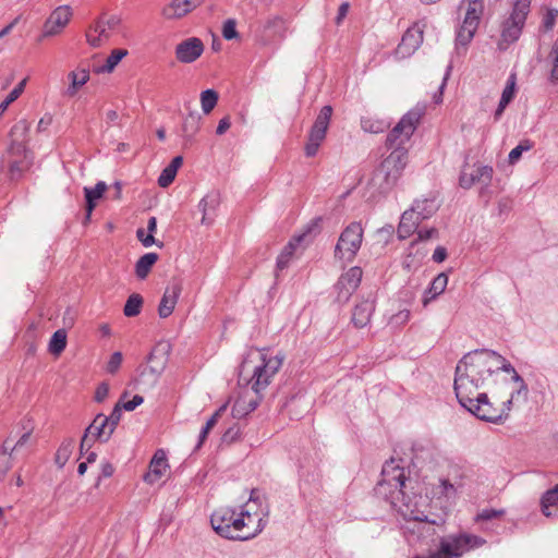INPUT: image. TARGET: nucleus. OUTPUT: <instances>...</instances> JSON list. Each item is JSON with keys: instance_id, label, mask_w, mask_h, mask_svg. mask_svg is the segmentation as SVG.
<instances>
[{"instance_id": "nucleus-1", "label": "nucleus", "mask_w": 558, "mask_h": 558, "mask_svg": "<svg viewBox=\"0 0 558 558\" xmlns=\"http://www.w3.org/2000/svg\"><path fill=\"white\" fill-rule=\"evenodd\" d=\"M511 379L523 387L522 377L502 355L492 350H475L465 354L456 367V396L458 400H470V396H476L490 381L507 384Z\"/></svg>"}, {"instance_id": "nucleus-2", "label": "nucleus", "mask_w": 558, "mask_h": 558, "mask_svg": "<svg viewBox=\"0 0 558 558\" xmlns=\"http://www.w3.org/2000/svg\"><path fill=\"white\" fill-rule=\"evenodd\" d=\"M425 114L424 106H415L409 110L387 135L386 145L391 153L375 170L372 182L380 192L391 191L402 177L408 165V147L405 146L421 119Z\"/></svg>"}, {"instance_id": "nucleus-3", "label": "nucleus", "mask_w": 558, "mask_h": 558, "mask_svg": "<svg viewBox=\"0 0 558 558\" xmlns=\"http://www.w3.org/2000/svg\"><path fill=\"white\" fill-rule=\"evenodd\" d=\"M267 517V508L257 498L251 496L241 506H223L216 509L210 517V524L221 537L247 541L265 529Z\"/></svg>"}, {"instance_id": "nucleus-4", "label": "nucleus", "mask_w": 558, "mask_h": 558, "mask_svg": "<svg viewBox=\"0 0 558 558\" xmlns=\"http://www.w3.org/2000/svg\"><path fill=\"white\" fill-rule=\"evenodd\" d=\"M283 361L282 353L268 349L251 350L240 366V380L246 381L254 392L259 393L271 384Z\"/></svg>"}, {"instance_id": "nucleus-5", "label": "nucleus", "mask_w": 558, "mask_h": 558, "mask_svg": "<svg viewBox=\"0 0 558 558\" xmlns=\"http://www.w3.org/2000/svg\"><path fill=\"white\" fill-rule=\"evenodd\" d=\"M405 480L404 469L397 460L391 459L383 466L381 480L377 485L376 492L379 496L388 499L404 519L423 522L426 520V515L423 512L412 509L409 504L400 505L405 497L403 492Z\"/></svg>"}, {"instance_id": "nucleus-6", "label": "nucleus", "mask_w": 558, "mask_h": 558, "mask_svg": "<svg viewBox=\"0 0 558 558\" xmlns=\"http://www.w3.org/2000/svg\"><path fill=\"white\" fill-rule=\"evenodd\" d=\"M509 392V398L502 401L500 405H495L489 402L486 393L476 392V396H470V400H459L460 404L474 414L480 420L501 423L508 416L512 409V403L515 398L526 396V385L523 381V387L517 386L512 379L505 384Z\"/></svg>"}, {"instance_id": "nucleus-7", "label": "nucleus", "mask_w": 558, "mask_h": 558, "mask_svg": "<svg viewBox=\"0 0 558 558\" xmlns=\"http://www.w3.org/2000/svg\"><path fill=\"white\" fill-rule=\"evenodd\" d=\"M531 0H517L512 10L500 25V38L497 47L500 51H506L512 44L519 40L526 17L530 13Z\"/></svg>"}, {"instance_id": "nucleus-8", "label": "nucleus", "mask_w": 558, "mask_h": 558, "mask_svg": "<svg viewBox=\"0 0 558 558\" xmlns=\"http://www.w3.org/2000/svg\"><path fill=\"white\" fill-rule=\"evenodd\" d=\"M485 541L476 535L461 533L441 537L438 549L427 556L416 555L413 558H460L471 549L481 547Z\"/></svg>"}, {"instance_id": "nucleus-9", "label": "nucleus", "mask_w": 558, "mask_h": 558, "mask_svg": "<svg viewBox=\"0 0 558 558\" xmlns=\"http://www.w3.org/2000/svg\"><path fill=\"white\" fill-rule=\"evenodd\" d=\"M484 1L461 0L459 9L464 13V16L457 33V43L459 45L466 46L473 39L484 14Z\"/></svg>"}, {"instance_id": "nucleus-10", "label": "nucleus", "mask_w": 558, "mask_h": 558, "mask_svg": "<svg viewBox=\"0 0 558 558\" xmlns=\"http://www.w3.org/2000/svg\"><path fill=\"white\" fill-rule=\"evenodd\" d=\"M363 228L359 222L350 223L340 234L335 250V256L341 260L351 262L361 247Z\"/></svg>"}, {"instance_id": "nucleus-11", "label": "nucleus", "mask_w": 558, "mask_h": 558, "mask_svg": "<svg viewBox=\"0 0 558 558\" xmlns=\"http://www.w3.org/2000/svg\"><path fill=\"white\" fill-rule=\"evenodd\" d=\"M120 20L114 16H100L94 23H92L86 32L85 38L86 43L92 48H100L109 43L113 32L118 27Z\"/></svg>"}, {"instance_id": "nucleus-12", "label": "nucleus", "mask_w": 558, "mask_h": 558, "mask_svg": "<svg viewBox=\"0 0 558 558\" xmlns=\"http://www.w3.org/2000/svg\"><path fill=\"white\" fill-rule=\"evenodd\" d=\"M118 424H112V414L106 416L98 414L86 428L81 440V452L85 448H90L95 440L107 441L112 435Z\"/></svg>"}, {"instance_id": "nucleus-13", "label": "nucleus", "mask_w": 558, "mask_h": 558, "mask_svg": "<svg viewBox=\"0 0 558 558\" xmlns=\"http://www.w3.org/2000/svg\"><path fill=\"white\" fill-rule=\"evenodd\" d=\"M332 114L331 106H324L310 131L308 141L305 145V154L313 157L317 154L318 148L326 137L329 122Z\"/></svg>"}, {"instance_id": "nucleus-14", "label": "nucleus", "mask_w": 558, "mask_h": 558, "mask_svg": "<svg viewBox=\"0 0 558 558\" xmlns=\"http://www.w3.org/2000/svg\"><path fill=\"white\" fill-rule=\"evenodd\" d=\"M73 17V10L70 5L57 7L47 17L43 25V32L38 41L61 35Z\"/></svg>"}, {"instance_id": "nucleus-15", "label": "nucleus", "mask_w": 558, "mask_h": 558, "mask_svg": "<svg viewBox=\"0 0 558 558\" xmlns=\"http://www.w3.org/2000/svg\"><path fill=\"white\" fill-rule=\"evenodd\" d=\"M169 473L170 465L167 453L163 449H158L149 462L148 471L143 476V481L150 486L160 487L166 482Z\"/></svg>"}, {"instance_id": "nucleus-16", "label": "nucleus", "mask_w": 558, "mask_h": 558, "mask_svg": "<svg viewBox=\"0 0 558 558\" xmlns=\"http://www.w3.org/2000/svg\"><path fill=\"white\" fill-rule=\"evenodd\" d=\"M171 352V344L169 341L162 340L157 342L151 349L147 357V368L150 373V384L154 385L157 378L165 371L169 354Z\"/></svg>"}, {"instance_id": "nucleus-17", "label": "nucleus", "mask_w": 558, "mask_h": 558, "mask_svg": "<svg viewBox=\"0 0 558 558\" xmlns=\"http://www.w3.org/2000/svg\"><path fill=\"white\" fill-rule=\"evenodd\" d=\"M363 271L360 267H352L343 274L335 286L339 303H347L352 293L359 287L362 279Z\"/></svg>"}, {"instance_id": "nucleus-18", "label": "nucleus", "mask_w": 558, "mask_h": 558, "mask_svg": "<svg viewBox=\"0 0 558 558\" xmlns=\"http://www.w3.org/2000/svg\"><path fill=\"white\" fill-rule=\"evenodd\" d=\"M494 169L490 166L474 165L472 169H464L459 178L460 186L470 189L474 184L489 185L493 180Z\"/></svg>"}, {"instance_id": "nucleus-19", "label": "nucleus", "mask_w": 558, "mask_h": 558, "mask_svg": "<svg viewBox=\"0 0 558 558\" xmlns=\"http://www.w3.org/2000/svg\"><path fill=\"white\" fill-rule=\"evenodd\" d=\"M422 41L423 31L417 24H415L402 36V39L395 51L396 58L405 59L410 57L421 46Z\"/></svg>"}, {"instance_id": "nucleus-20", "label": "nucleus", "mask_w": 558, "mask_h": 558, "mask_svg": "<svg viewBox=\"0 0 558 558\" xmlns=\"http://www.w3.org/2000/svg\"><path fill=\"white\" fill-rule=\"evenodd\" d=\"M204 52V44L197 37H190L175 47V58L182 63L196 61Z\"/></svg>"}, {"instance_id": "nucleus-21", "label": "nucleus", "mask_w": 558, "mask_h": 558, "mask_svg": "<svg viewBox=\"0 0 558 558\" xmlns=\"http://www.w3.org/2000/svg\"><path fill=\"white\" fill-rule=\"evenodd\" d=\"M287 33V23L281 16L268 17L260 31V40L263 45H268L275 39H283Z\"/></svg>"}, {"instance_id": "nucleus-22", "label": "nucleus", "mask_w": 558, "mask_h": 558, "mask_svg": "<svg viewBox=\"0 0 558 558\" xmlns=\"http://www.w3.org/2000/svg\"><path fill=\"white\" fill-rule=\"evenodd\" d=\"M204 0H172L162 9V15L167 20H179L198 8Z\"/></svg>"}, {"instance_id": "nucleus-23", "label": "nucleus", "mask_w": 558, "mask_h": 558, "mask_svg": "<svg viewBox=\"0 0 558 558\" xmlns=\"http://www.w3.org/2000/svg\"><path fill=\"white\" fill-rule=\"evenodd\" d=\"M181 292L182 287L179 282H173L166 288L158 306V315L161 318H167L173 313Z\"/></svg>"}, {"instance_id": "nucleus-24", "label": "nucleus", "mask_w": 558, "mask_h": 558, "mask_svg": "<svg viewBox=\"0 0 558 558\" xmlns=\"http://www.w3.org/2000/svg\"><path fill=\"white\" fill-rule=\"evenodd\" d=\"M436 234H437V230L434 228L426 229V230H418L417 240L413 241L411 243V245L409 247V253L407 254V257L403 262V266L405 268L411 269L412 267H415L424 256V253L420 252V250H416L415 252H413V250L415 248V246L417 244V241H425V240L432 239V238L436 236Z\"/></svg>"}, {"instance_id": "nucleus-25", "label": "nucleus", "mask_w": 558, "mask_h": 558, "mask_svg": "<svg viewBox=\"0 0 558 558\" xmlns=\"http://www.w3.org/2000/svg\"><path fill=\"white\" fill-rule=\"evenodd\" d=\"M137 405H140V395L135 393L131 397V391L125 390L119 398L116 403L111 414H112V424H119L122 411L131 412L134 411Z\"/></svg>"}, {"instance_id": "nucleus-26", "label": "nucleus", "mask_w": 558, "mask_h": 558, "mask_svg": "<svg viewBox=\"0 0 558 558\" xmlns=\"http://www.w3.org/2000/svg\"><path fill=\"white\" fill-rule=\"evenodd\" d=\"M125 56H128L126 49H113L104 61L99 59L94 61L93 72L96 74L111 73Z\"/></svg>"}, {"instance_id": "nucleus-27", "label": "nucleus", "mask_w": 558, "mask_h": 558, "mask_svg": "<svg viewBox=\"0 0 558 558\" xmlns=\"http://www.w3.org/2000/svg\"><path fill=\"white\" fill-rule=\"evenodd\" d=\"M375 311L373 301L364 300L355 305L352 313V323L356 328H364L371 322V317Z\"/></svg>"}, {"instance_id": "nucleus-28", "label": "nucleus", "mask_w": 558, "mask_h": 558, "mask_svg": "<svg viewBox=\"0 0 558 558\" xmlns=\"http://www.w3.org/2000/svg\"><path fill=\"white\" fill-rule=\"evenodd\" d=\"M517 93V75L511 73L507 78L506 86L502 90L498 107L495 111V119L498 120L504 113L507 106L513 100Z\"/></svg>"}, {"instance_id": "nucleus-29", "label": "nucleus", "mask_w": 558, "mask_h": 558, "mask_svg": "<svg viewBox=\"0 0 558 558\" xmlns=\"http://www.w3.org/2000/svg\"><path fill=\"white\" fill-rule=\"evenodd\" d=\"M421 220L418 216H415L414 211H410V209L405 210L400 219V223L398 226V236L400 239H407L412 235L420 225Z\"/></svg>"}, {"instance_id": "nucleus-30", "label": "nucleus", "mask_w": 558, "mask_h": 558, "mask_svg": "<svg viewBox=\"0 0 558 558\" xmlns=\"http://www.w3.org/2000/svg\"><path fill=\"white\" fill-rule=\"evenodd\" d=\"M107 191V184L99 181L94 187H84V195L86 199V219H89L94 208Z\"/></svg>"}, {"instance_id": "nucleus-31", "label": "nucleus", "mask_w": 558, "mask_h": 558, "mask_svg": "<svg viewBox=\"0 0 558 558\" xmlns=\"http://www.w3.org/2000/svg\"><path fill=\"white\" fill-rule=\"evenodd\" d=\"M70 85L64 92L66 97H74L81 87L89 80V71L86 69H76L68 74Z\"/></svg>"}, {"instance_id": "nucleus-32", "label": "nucleus", "mask_w": 558, "mask_h": 558, "mask_svg": "<svg viewBox=\"0 0 558 558\" xmlns=\"http://www.w3.org/2000/svg\"><path fill=\"white\" fill-rule=\"evenodd\" d=\"M307 232L296 235L284 246V248L277 258L278 270H283L284 268H287L296 250V246L300 245L307 238Z\"/></svg>"}, {"instance_id": "nucleus-33", "label": "nucleus", "mask_w": 558, "mask_h": 558, "mask_svg": "<svg viewBox=\"0 0 558 558\" xmlns=\"http://www.w3.org/2000/svg\"><path fill=\"white\" fill-rule=\"evenodd\" d=\"M219 204H220V196L216 192L207 194L199 202V208L203 213L202 223L209 225L211 222L210 216L218 208Z\"/></svg>"}, {"instance_id": "nucleus-34", "label": "nucleus", "mask_w": 558, "mask_h": 558, "mask_svg": "<svg viewBox=\"0 0 558 558\" xmlns=\"http://www.w3.org/2000/svg\"><path fill=\"white\" fill-rule=\"evenodd\" d=\"M542 512L546 517L558 515V484L543 495Z\"/></svg>"}, {"instance_id": "nucleus-35", "label": "nucleus", "mask_w": 558, "mask_h": 558, "mask_svg": "<svg viewBox=\"0 0 558 558\" xmlns=\"http://www.w3.org/2000/svg\"><path fill=\"white\" fill-rule=\"evenodd\" d=\"M183 163V158L181 156L174 157L171 162L162 170L158 178V184L161 187L169 186L173 180L175 179V175L178 173V170Z\"/></svg>"}, {"instance_id": "nucleus-36", "label": "nucleus", "mask_w": 558, "mask_h": 558, "mask_svg": "<svg viewBox=\"0 0 558 558\" xmlns=\"http://www.w3.org/2000/svg\"><path fill=\"white\" fill-rule=\"evenodd\" d=\"M258 405L257 399H246V396L239 397L232 405V416L235 418H242L248 413L253 412Z\"/></svg>"}, {"instance_id": "nucleus-37", "label": "nucleus", "mask_w": 558, "mask_h": 558, "mask_svg": "<svg viewBox=\"0 0 558 558\" xmlns=\"http://www.w3.org/2000/svg\"><path fill=\"white\" fill-rule=\"evenodd\" d=\"M437 210V205L433 199H420L415 201L410 211H414L418 219L425 220L432 217Z\"/></svg>"}, {"instance_id": "nucleus-38", "label": "nucleus", "mask_w": 558, "mask_h": 558, "mask_svg": "<svg viewBox=\"0 0 558 558\" xmlns=\"http://www.w3.org/2000/svg\"><path fill=\"white\" fill-rule=\"evenodd\" d=\"M448 284V277L446 274H438L432 281L428 292L424 300L423 305L426 306L428 302L439 294H441Z\"/></svg>"}, {"instance_id": "nucleus-39", "label": "nucleus", "mask_w": 558, "mask_h": 558, "mask_svg": "<svg viewBox=\"0 0 558 558\" xmlns=\"http://www.w3.org/2000/svg\"><path fill=\"white\" fill-rule=\"evenodd\" d=\"M361 126L365 132L378 134L389 128V122L385 119L367 116L362 118Z\"/></svg>"}, {"instance_id": "nucleus-40", "label": "nucleus", "mask_w": 558, "mask_h": 558, "mask_svg": "<svg viewBox=\"0 0 558 558\" xmlns=\"http://www.w3.org/2000/svg\"><path fill=\"white\" fill-rule=\"evenodd\" d=\"M228 404H222L213 415L206 422L205 426L202 428L199 433V439L197 447H201L204 441L206 440L207 436L209 435L210 430L216 426L219 418L222 416V414L226 412Z\"/></svg>"}, {"instance_id": "nucleus-41", "label": "nucleus", "mask_w": 558, "mask_h": 558, "mask_svg": "<svg viewBox=\"0 0 558 558\" xmlns=\"http://www.w3.org/2000/svg\"><path fill=\"white\" fill-rule=\"evenodd\" d=\"M66 347L65 329H58L49 341V352L56 356L60 355Z\"/></svg>"}, {"instance_id": "nucleus-42", "label": "nucleus", "mask_w": 558, "mask_h": 558, "mask_svg": "<svg viewBox=\"0 0 558 558\" xmlns=\"http://www.w3.org/2000/svg\"><path fill=\"white\" fill-rule=\"evenodd\" d=\"M156 230H157V220L155 217H151L147 223V234L144 235V233L142 232V245L143 246H145V247H150L151 245H157L158 247L163 246V242L156 240L154 236V233L156 232Z\"/></svg>"}, {"instance_id": "nucleus-43", "label": "nucleus", "mask_w": 558, "mask_h": 558, "mask_svg": "<svg viewBox=\"0 0 558 558\" xmlns=\"http://www.w3.org/2000/svg\"><path fill=\"white\" fill-rule=\"evenodd\" d=\"M218 93L214 89H206L201 94V107L205 114L213 111L218 102Z\"/></svg>"}, {"instance_id": "nucleus-44", "label": "nucleus", "mask_w": 558, "mask_h": 558, "mask_svg": "<svg viewBox=\"0 0 558 558\" xmlns=\"http://www.w3.org/2000/svg\"><path fill=\"white\" fill-rule=\"evenodd\" d=\"M534 144L530 140H523L519 143L518 146H515L508 155V161L510 165L517 163L520 158L522 157V154L525 151H529L533 148Z\"/></svg>"}, {"instance_id": "nucleus-45", "label": "nucleus", "mask_w": 558, "mask_h": 558, "mask_svg": "<svg viewBox=\"0 0 558 558\" xmlns=\"http://www.w3.org/2000/svg\"><path fill=\"white\" fill-rule=\"evenodd\" d=\"M73 448H74L73 440H68L60 446V448L58 449L57 454H56V462L60 466H63L66 463V461L69 460V458L72 453Z\"/></svg>"}, {"instance_id": "nucleus-46", "label": "nucleus", "mask_w": 558, "mask_h": 558, "mask_svg": "<svg viewBox=\"0 0 558 558\" xmlns=\"http://www.w3.org/2000/svg\"><path fill=\"white\" fill-rule=\"evenodd\" d=\"M123 312L128 317L136 316L140 314V294L133 293L129 298Z\"/></svg>"}, {"instance_id": "nucleus-47", "label": "nucleus", "mask_w": 558, "mask_h": 558, "mask_svg": "<svg viewBox=\"0 0 558 558\" xmlns=\"http://www.w3.org/2000/svg\"><path fill=\"white\" fill-rule=\"evenodd\" d=\"M159 256L157 253H147L145 255H142V279H144L151 266L158 260Z\"/></svg>"}, {"instance_id": "nucleus-48", "label": "nucleus", "mask_w": 558, "mask_h": 558, "mask_svg": "<svg viewBox=\"0 0 558 558\" xmlns=\"http://www.w3.org/2000/svg\"><path fill=\"white\" fill-rule=\"evenodd\" d=\"M222 36L227 40L235 39L239 36L234 20H227L222 25Z\"/></svg>"}, {"instance_id": "nucleus-49", "label": "nucleus", "mask_w": 558, "mask_h": 558, "mask_svg": "<svg viewBox=\"0 0 558 558\" xmlns=\"http://www.w3.org/2000/svg\"><path fill=\"white\" fill-rule=\"evenodd\" d=\"M558 10L557 9H547L546 13L543 16V26L546 31H550L557 20Z\"/></svg>"}, {"instance_id": "nucleus-50", "label": "nucleus", "mask_w": 558, "mask_h": 558, "mask_svg": "<svg viewBox=\"0 0 558 558\" xmlns=\"http://www.w3.org/2000/svg\"><path fill=\"white\" fill-rule=\"evenodd\" d=\"M504 510L484 509L475 518L476 521H487L504 515Z\"/></svg>"}, {"instance_id": "nucleus-51", "label": "nucleus", "mask_w": 558, "mask_h": 558, "mask_svg": "<svg viewBox=\"0 0 558 558\" xmlns=\"http://www.w3.org/2000/svg\"><path fill=\"white\" fill-rule=\"evenodd\" d=\"M121 363L122 354L120 352H114L107 364V371L111 374L116 373L117 369L120 367Z\"/></svg>"}, {"instance_id": "nucleus-52", "label": "nucleus", "mask_w": 558, "mask_h": 558, "mask_svg": "<svg viewBox=\"0 0 558 558\" xmlns=\"http://www.w3.org/2000/svg\"><path fill=\"white\" fill-rule=\"evenodd\" d=\"M108 393H109L108 384L101 383L95 391V400L97 402H102L108 397Z\"/></svg>"}, {"instance_id": "nucleus-53", "label": "nucleus", "mask_w": 558, "mask_h": 558, "mask_svg": "<svg viewBox=\"0 0 558 558\" xmlns=\"http://www.w3.org/2000/svg\"><path fill=\"white\" fill-rule=\"evenodd\" d=\"M114 473V468L109 461H102L100 464V475L98 477V482L101 477H110Z\"/></svg>"}, {"instance_id": "nucleus-54", "label": "nucleus", "mask_w": 558, "mask_h": 558, "mask_svg": "<svg viewBox=\"0 0 558 558\" xmlns=\"http://www.w3.org/2000/svg\"><path fill=\"white\" fill-rule=\"evenodd\" d=\"M27 163L25 161H22V160H13L10 162V172L12 173V175H14L15 173H21L23 172L26 168H27Z\"/></svg>"}, {"instance_id": "nucleus-55", "label": "nucleus", "mask_w": 558, "mask_h": 558, "mask_svg": "<svg viewBox=\"0 0 558 558\" xmlns=\"http://www.w3.org/2000/svg\"><path fill=\"white\" fill-rule=\"evenodd\" d=\"M447 257V251L445 247L442 246H438L435 251H434V254H433V260L436 262V263H441L446 259Z\"/></svg>"}, {"instance_id": "nucleus-56", "label": "nucleus", "mask_w": 558, "mask_h": 558, "mask_svg": "<svg viewBox=\"0 0 558 558\" xmlns=\"http://www.w3.org/2000/svg\"><path fill=\"white\" fill-rule=\"evenodd\" d=\"M231 123H230V119L228 117L226 118H222L219 123H218V126L216 129V133L218 135H222L223 133L227 132V130L230 128Z\"/></svg>"}, {"instance_id": "nucleus-57", "label": "nucleus", "mask_w": 558, "mask_h": 558, "mask_svg": "<svg viewBox=\"0 0 558 558\" xmlns=\"http://www.w3.org/2000/svg\"><path fill=\"white\" fill-rule=\"evenodd\" d=\"M26 86V78L22 80L9 94H11V98H19L21 94L24 92Z\"/></svg>"}, {"instance_id": "nucleus-58", "label": "nucleus", "mask_w": 558, "mask_h": 558, "mask_svg": "<svg viewBox=\"0 0 558 558\" xmlns=\"http://www.w3.org/2000/svg\"><path fill=\"white\" fill-rule=\"evenodd\" d=\"M410 315L411 314L409 310L400 311L397 315L392 317V320L396 323L404 324L410 319Z\"/></svg>"}, {"instance_id": "nucleus-59", "label": "nucleus", "mask_w": 558, "mask_h": 558, "mask_svg": "<svg viewBox=\"0 0 558 558\" xmlns=\"http://www.w3.org/2000/svg\"><path fill=\"white\" fill-rule=\"evenodd\" d=\"M349 12V3L344 2V3H341L340 7H339V10H338V15H337V19H336V23L339 25L342 20L347 16Z\"/></svg>"}, {"instance_id": "nucleus-60", "label": "nucleus", "mask_w": 558, "mask_h": 558, "mask_svg": "<svg viewBox=\"0 0 558 558\" xmlns=\"http://www.w3.org/2000/svg\"><path fill=\"white\" fill-rule=\"evenodd\" d=\"M238 436H239V428L231 427L225 433L223 440L225 441H233L238 438Z\"/></svg>"}, {"instance_id": "nucleus-61", "label": "nucleus", "mask_w": 558, "mask_h": 558, "mask_svg": "<svg viewBox=\"0 0 558 558\" xmlns=\"http://www.w3.org/2000/svg\"><path fill=\"white\" fill-rule=\"evenodd\" d=\"M16 98H11V94H9L5 99L0 104V118L7 111L8 107L14 102Z\"/></svg>"}, {"instance_id": "nucleus-62", "label": "nucleus", "mask_w": 558, "mask_h": 558, "mask_svg": "<svg viewBox=\"0 0 558 558\" xmlns=\"http://www.w3.org/2000/svg\"><path fill=\"white\" fill-rule=\"evenodd\" d=\"M32 429L33 428H29V429H27V430H25L23 433V435L16 441L15 447H17V448L22 447V446H24L29 440L31 434H32Z\"/></svg>"}, {"instance_id": "nucleus-63", "label": "nucleus", "mask_w": 558, "mask_h": 558, "mask_svg": "<svg viewBox=\"0 0 558 558\" xmlns=\"http://www.w3.org/2000/svg\"><path fill=\"white\" fill-rule=\"evenodd\" d=\"M10 151L12 154H16V155H24L26 154V149H25V146L20 144V143H13L11 148H10Z\"/></svg>"}, {"instance_id": "nucleus-64", "label": "nucleus", "mask_w": 558, "mask_h": 558, "mask_svg": "<svg viewBox=\"0 0 558 558\" xmlns=\"http://www.w3.org/2000/svg\"><path fill=\"white\" fill-rule=\"evenodd\" d=\"M17 447L14 446H11V441H10V438H7L4 441H3V445H2V448H1V451L3 454H11L12 451L14 449H16Z\"/></svg>"}]
</instances>
